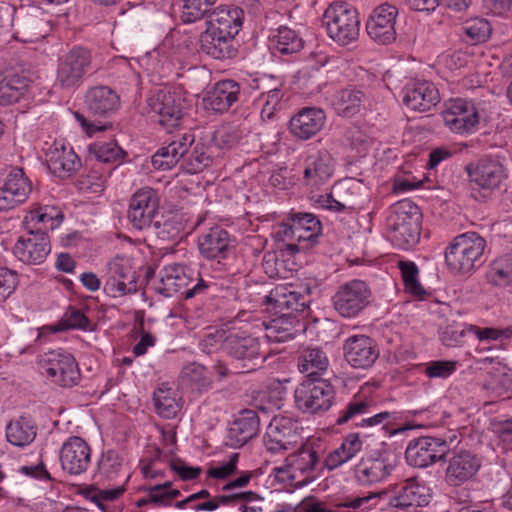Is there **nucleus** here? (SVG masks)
Wrapping results in <instances>:
<instances>
[{
  "instance_id": "c85d7f7f",
  "label": "nucleus",
  "mask_w": 512,
  "mask_h": 512,
  "mask_svg": "<svg viewBox=\"0 0 512 512\" xmlns=\"http://www.w3.org/2000/svg\"><path fill=\"white\" fill-rule=\"evenodd\" d=\"M106 286L120 296L137 291L135 274L123 258H115L109 262Z\"/></svg>"
},
{
  "instance_id": "39448f33",
  "label": "nucleus",
  "mask_w": 512,
  "mask_h": 512,
  "mask_svg": "<svg viewBox=\"0 0 512 512\" xmlns=\"http://www.w3.org/2000/svg\"><path fill=\"white\" fill-rule=\"evenodd\" d=\"M322 23L329 37L340 45H348L359 36L358 12L346 2L331 4L324 12Z\"/></svg>"
},
{
  "instance_id": "09e8293b",
  "label": "nucleus",
  "mask_w": 512,
  "mask_h": 512,
  "mask_svg": "<svg viewBox=\"0 0 512 512\" xmlns=\"http://www.w3.org/2000/svg\"><path fill=\"white\" fill-rule=\"evenodd\" d=\"M172 484L173 482H162L150 487L147 496L137 501V506L142 507L148 503H153L155 506L172 505L173 500L180 495V491Z\"/></svg>"
},
{
  "instance_id": "6e6552de",
  "label": "nucleus",
  "mask_w": 512,
  "mask_h": 512,
  "mask_svg": "<svg viewBox=\"0 0 512 512\" xmlns=\"http://www.w3.org/2000/svg\"><path fill=\"white\" fill-rule=\"evenodd\" d=\"M295 403L302 412L316 414L327 411L333 404L335 390L323 378L304 380L295 390Z\"/></svg>"
},
{
  "instance_id": "c756f323",
  "label": "nucleus",
  "mask_w": 512,
  "mask_h": 512,
  "mask_svg": "<svg viewBox=\"0 0 512 512\" xmlns=\"http://www.w3.org/2000/svg\"><path fill=\"white\" fill-rule=\"evenodd\" d=\"M326 121L324 110L320 108H303L290 120L291 133L301 139L307 140L321 131Z\"/></svg>"
},
{
  "instance_id": "052dcab7",
  "label": "nucleus",
  "mask_w": 512,
  "mask_h": 512,
  "mask_svg": "<svg viewBox=\"0 0 512 512\" xmlns=\"http://www.w3.org/2000/svg\"><path fill=\"white\" fill-rule=\"evenodd\" d=\"M372 401L364 397H354L339 411L335 424L343 425L358 415L371 412Z\"/></svg>"
},
{
  "instance_id": "a878e982",
  "label": "nucleus",
  "mask_w": 512,
  "mask_h": 512,
  "mask_svg": "<svg viewBox=\"0 0 512 512\" xmlns=\"http://www.w3.org/2000/svg\"><path fill=\"white\" fill-rule=\"evenodd\" d=\"M243 18L244 11L240 7L221 5L208 15L207 28L235 38L242 27Z\"/></svg>"
},
{
  "instance_id": "7c9ffc66",
  "label": "nucleus",
  "mask_w": 512,
  "mask_h": 512,
  "mask_svg": "<svg viewBox=\"0 0 512 512\" xmlns=\"http://www.w3.org/2000/svg\"><path fill=\"white\" fill-rule=\"evenodd\" d=\"M240 87L234 80H222L207 92L203 99L205 109L223 113L238 101Z\"/></svg>"
},
{
  "instance_id": "2f4dec72",
  "label": "nucleus",
  "mask_w": 512,
  "mask_h": 512,
  "mask_svg": "<svg viewBox=\"0 0 512 512\" xmlns=\"http://www.w3.org/2000/svg\"><path fill=\"white\" fill-rule=\"evenodd\" d=\"M334 160L327 151H318L305 160L304 180L308 186L318 187L332 176Z\"/></svg>"
},
{
  "instance_id": "3c124183",
  "label": "nucleus",
  "mask_w": 512,
  "mask_h": 512,
  "mask_svg": "<svg viewBox=\"0 0 512 512\" xmlns=\"http://www.w3.org/2000/svg\"><path fill=\"white\" fill-rule=\"evenodd\" d=\"M88 325L89 320L82 311L69 309L56 325L42 327L38 333V338H41L45 331L57 333L69 329H86Z\"/></svg>"
},
{
  "instance_id": "9d476101",
  "label": "nucleus",
  "mask_w": 512,
  "mask_h": 512,
  "mask_svg": "<svg viewBox=\"0 0 512 512\" xmlns=\"http://www.w3.org/2000/svg\"><path fill=\"white\" fill-rule=\"evenodd\" d=\"M302 428L289 417H274L264 435V445L271 453H283L295 449L302 441Z\"/></svg>"
},
{
  "instance_id": "5701e85b",
  "label": "nucleus",
  "mask_w": 512,
  "mask_h": 512,
  "mask_svg": "<svg viewBox=\"0 0 512 512\" xmlns=\"http://www.w3.org/2000/svg\"><path fill=\"white\" fill-rule=\"evenodd\" d=\"M45 155L50 172L62 179L72 176L81 166L73 148L61 141H55Z\"/></svg>"
},
{
  "instance_id": "8fccbe9b",
  "label": "nucleus",
  "mask_w": 512,
  "mask_h": 512,
  "mask_svg": "<svg viewBox=\"0 0 512 512\" xmlns=\"http://www.w3.org/2000/svg\"><path fill=\"white\" fill-rule=\"evenodd\" d=\"M487 279L497 286H506L512 283V254L496 258L487 271Z\"/></svg>"
},
{
  "instance_id": "58836bf2",
  "label": "nucleus",
  "mask_w": 512,
  "mask_h": 512,
  "mask_svg": "<svg viewBox=\"0 0 512 512\" xmlns=\"http://www.w3.org/2000/svg\"><path fill=\"white\" fill-rule=\"evenodd\" d=\"M481 464V459L477 455L461 450L449 460L447 476L457 480H470L477 474Z\"/></svg>"
},
{
  "instance_id": "cd10ccee",
  "label": "nucleus",
  "mask_w": 512,
  "mask_h": 512,
  "mask_svg": "<svg viewBox=\"0 0 512 512\" xmlns=\"http://www.w3.org/2000/svg\"><path fill=\"white\" fill-rule=\"evenodd\" d=\"M260 418L254 410H243L232 422L227 432V444L241 447L255 437L259 431Z\"/></svg>"
},
{
  "instance_id": "6ab92c4d",
  "label": "nucleus",
  "mask_w": 512,
  "mask_h": 512,
  "mask_svg": "<svg viewBox=\"0 0 512 512\" xmlns=\"http://www.w3.org/2000/svg\"><path fill=\"white\" fill-rule=\"evenodd\" d=\"M344 357L353 368H370L379 357L375 341L366 335L350 336L343 346Z\"/></svg>"
},
{
  "instance_id": "338daca9",
  "label": "nucleus",
  "mask_w": 512,
  "mask_h": 512,
  "mask_svg": "<svg viewBox=\"0 0 512 512\" xmlns=\"http://www.w3.org/2000/svg\"><path fill=\"white\" fill-rule=\"evenodd\" d=\"M121 466V459L118 454L113 451H108L104 453L98 461L97 472L94 476L101 478L117 477Z\"/></svg>"
},
{
  "instance_id": "0e129e2a",
  "label": "nucleus",
  "mask_w": 512,
  "mask_h": 512,
  "mask_svg": "<svg viewBox=\"0 0 512 512\" xmlns=\"http://www.w3.org/2000/svg\"><path fill=\"white\" fill-rule=\"evenodd\" d=\"M30 217L32 221L43 224L45 229L53 230L62 222L63 213L54 206H43L32 210Z\"/></svg>"
},
{
  "instance_id": "864d4df0",
  "label": "nucleus",
  "mask_w": 512,
  "mask_h": 512,
  "mask_svg": "<svg viewBox=\"0 0 512 512\" xmlns=\"http://www.w3.org/2000/svg\"><path fill=\"white\" fill-rule=\"evenodd\" d=\"M298 323L296 317L291 313H282L279 317L273 319L269 327L268 338L282 342L292 338L293 330Z\"/></svg>"
},
{
  "instance_id": "6e6d98bb",
  "label": "nucleus",
  "mask_w": 512,
  "mask_h": 512,
  "mask_svg": "<svg viewBox=\"0 0 512 512\" xmlns=\"http://www.w3.org/2000/svg\"><path fill=\"white\" fill-rule=\"evenodd\" d=\"M147 230H150L151 233L163 241H174L181 237L183 223L175 216L168 217L163 221L155 219L152 222V227Z\"/></svg>"
},
{
  "instance_id": "a211bd4d",
  "label": "nucleus",
  "mask_w": 512,
  "mask_h": 512,
  "mask_svg": "<svg viewBox=\"0 0 512 512\" xmlns=\"http://www.w3.org/2000/svg\"><path fill=\"white\" fill-rule=\"evenodd\" d=\"M398 10L390 4H382L378 6L370 15L366 30L369 37L382 45H387L396 39V17Z\"/></svg>"
},
{
  "instance_id": "dca6fc26",
  "label": "nucleus",
  "mask_w": 512,
  "mask_h": 512,
  "mask_svg": "<svg viewBox=\"0 0 512 512\" xmlns=\"http://www.w3.org/2000/svg\"><path fill=\"white\" fill-rule=\"evenodd\" d=\"M158 197L152 188H142L136 191L129 203L128 219L138 230L152 227V222L158 216Z\"/></svg>"
},
{
  "instance_id": "774afa93",
  "label": "nucleus",
  "mask_w": 512,
  "mask_h": 512,
  "mask_svg": "<svg viewBox=\"0 0 512 512\" xmlns=\"http://www.w3.org/2000/svg\"><path fill=\"white\" fill-rule=\"evenodd\" d=\"M278 240L287 242L286 249L292 253L308 249V245H299L296 239V231L294 230V215L292 214L288 222L282 223L276 232Z\"/></svg>"
},
{
  "instance_id": "393cba45",
  "label": "nucleus",
  "mask_w": 512,
  "mask_h": 512,
  "mask_svg": "<svg viewBox=\"0 0 512 512\" xmlns=\"http://www.w3.org/2000/svg\"><path fill=\"white\" fill-rule=\"evenodd\" d=\"M439 101V92L431 82H413L403 89V103L412 110L426 112L436 106Z\"/></svg>"
},
{
  "instance_id": "79ce46f5",
  "label": "nucleus",
  "mask_w": 512,
  "mask_h": 512,
  "mask_svg": "<svg viewBox=\"0 0 512 512\" xmlns=\"http://www.w3.org/2000/svg\"><path fill=\"white\" fill-rule=\"evenodd\" d=\"M362 447L357 433L348 434L340 447L330 452L323 463V468L333 470L354 457Z\"/></svg>"
},
{
  "instance_id": "2eb2a0df",
  "label": "nucleus",
  "mask_w": 512,
  "mask_h": 512,
  "mask_svg": "<svg viewBox=\"0 0 512 512\" xmlns=\"http://www.w3.org/2000/svg\"><path fill=\"white\" fill-rule=\"evenodd\" d=\"M14 38L23 43H32L45 38L50 27L38 8L21 9L13 18Z\"/></svg>"
},
{
  "instance_id": "7ed1b4c3",
  "label": "nucleus",
  "mask_w": 512,
  "mask_h": 512,
  "mask_svg": "<svg viewBox=\"0 0 512 512\" xmlns=\"http://www.w3.org/2000/svg\"><path fill=\"white\" fill-rule=\"evenodd\" d=\"M212 282L203 279L199 273L178 263L166 265L159 276L156 287L158 293L165 297L181 294L185 299L202 297L209 294Z\"/></svg>"
},
{
  "instance_id": "a18cd8bd",
  "label": "nucleus",
  "mask_w": 512,
  "mask_h": 512,
  "mask_svg": "<svg viewBox=\"0 0 512 512\" xmlns=\"http://www.w3.org/2000/svg\"><path fill=\"white\" fill-rule=\"evenodd\" d=\"M37 427L27 417H19L8 424L6 437L8 442L14 446L23 447L30 444L36 437Z\"/></svg>"
},
{
  "instance_id": "ddd939ff",
  "label": "nucleus",
  "mask_w": 512,
  "mask_h": 512,
  "mask_svg": "<svg viewBox=\"0 0 512 512\" xmlns=\"http://www.w3.org/2000/svg\"><path fill=\"white\" fill-rule=\"evenodd\" d=\"M182 102L181 95L170 88L158 90L147 100L150 112L158 116V123L167 130L179 124L183 116Z\"/></svg>"
},
{
  "instance_id": "412c9836",
  "label": "nucleus",
  "mask_w": 512,
  "mask_h": 512,
  "mask_svg": "<svg viewBox=\"0 0 512 512\" xmlns=\"http://www.w3.org/2000/svg\"><path fill=\"white\" fill-rule=\"evenodd\" d=\"M140 468L145 478H164L172 473L181 480H194L199 478L202 472L200 467L190 466L179 459L173 461L151 459L148 463L141 462Z\"/></svg>"
},
{
  "instance_id": "4be33fe9",
  "label": "nucleus",
  "mask_w": 512,
  "mask_h": 512,
  "mask_svg": "<svg viewBox=\"0 0 512 512\" xmlns=\"http://www.w3.org/2000/svg\"><path fill=\"white\" fill-rule=\"evenodd\" d=\"M50 241L45 232H30L28 237H20L13 253L23 263L38 265L45 261L50 253Z\"/></svg>"
},
{
  "instance_id": "603ef678",
  "label": "nucleus",
  "mask_w": 512,
  "mask_h": 512,
  "mask_svg": "<svg viewBox=\"0 0 512 512\" xmlns=\"http://www.w3.org/2000/svg\"><path fill=\"white\" fill-rule=\"evenodd\" d=\"M170 388L159 387L154 392V405L157 414L163 418H174L180 410V405Z\"/></svg>"
},
{
  "instance_id": "f8f14e48",
  "label": "nucleus",
  "mask_w": 512,
  "mask_h": 512,
  "mask_svg": "<svg viewBox=\"0 0 512 512\" xmlns=\"http://www.w3.org/2000/svg\"><path fill=\"white\" fill-rule=\"evenodd\" d=\"M371 290L361 280H351L341 285L332 297L333 307L345 318L357 316L371 301Z\"/></svg>"
},
{
  "instance_id": "e433bc0d",
  "label": "nucleus",
  "mask_w": 512,
  "mask_h": 512,
  "mask_svg": "<svg viewBox=\"0 0 512 512\" xmlns=\"http://www.w3.org/2000/svg\"><path fill=\"white\" fill-rule=\"evenodd\" d=\"M329 359L326 352L320 347H306L298 356V369L306 375V379L321 378L327 370Z\"/></svg>"
},
{
  "instance_id": "b1692460",
  "label": "nucleus",
  "mask_w": 512,
  "mask_h": 512,
  "mask_svg": "<svg viewBox=\"0 0 512 512\" xmlns=\"http://www.w3.org/2000/svg\"><path fill=\"white\" fill-rule=\"evenodd\" d=\"M465 171L470 181L483 190L492 191L498 188L506 178L504 167L491 159H481L476 165L468 164Z\"/></svg>"
},
{
  "instance_id": "4468645a",
  "label": "nucleus",
  "mask_w": 512,
  "mask_h": 512,
  "mask_svg": "<svg viewBox=\"0 0 512 512\" xmlns=\"http://www.w3.org/2000/svg\"><path fill=\"white\" fill-rule=\"evenodd\" d=\"M444 124L454 133L468 134L479 124V114L471 102L464 99H451L442 112Z\"/></svg>"
},
{
  "instance_id": "4c0bfd02",
  "label": "nucleus",
  "mask_w": 512,
  "mask_h": 512,
  "mask_svg": "<svg viewBox=\"0 0 512 512\" xmlns=\"http://www.w3.org/2000/svg\"><path fill=\"white\" fill-rule=\"evenodd\" d=\"M366 96L363 91L347 87L337 91L331 100L335 112L342 117H352L364 107Z\"/></svg>"
},
{
  "instance_id": "49530a36",
  "label": "nucleus",
  "mask_w": 512,
  "mask_h": 512,
  "mask_svg": "<svg viewBox=\"0 0 512 512\" xmlns=\"http://www.w3.org/2000/svg\"><path fill=\"white\" fill-rule=\"evenodd\" d=\"M396 465L394 460L387 458L362 460L356 469L357 476L373 478L374 480H384L393 476Z\"/></svg>"
},
{
  "instance_id": "1a4fd4ad",
  "label": "nucleus",
  "mask_w": 512,
  "mask_h": 512,
  "mask_svg": "<svg viewBox=\"0 0 512 512\" xmlns=\"http://www.w3.org/2000/svg\"><path fill=\"white\" fill-rule=\"evenodd\" d=\"M38 363L47 376L61 387H72L80 380L81 375L75 358L62 349L39 355Z\"/></svg>"
},
{
  "instance_id": "20e7f679",
  "label": "nucleus",
  "mask_w": 512,
  "mask_h": 512,
  "mask_svg": "<svg viewBox=\"0 0 512 512\" xmlns=\"http://www.w3.org/2000/svg\"><path fill=\"white\" fill-rule=\"evenodd\" d=\"M422 214L419 207L405 199L391 207L387 219L393 241L402 249L408 250L420 240Z\"/></svg>"
},
{
  "instance_id": "de8ad7c7",
  "label": "nucleus",
  "mask_w": 512,
  "mask_h": 512,
  "mask_svg": "<svg viewBox=\"0 0 512 512\" xmlns=\"http://www.w3.org/2000/svg\"><path fill=\"white\" fill-rule=\"evenodd\" d=\"M270 46L281 54H293L303 47V40L296 31L289 27L281 26L276 33L269 38Z\"/></svg>"
},
{
  "instance_id": "5fc2aeb1",
  "label": "nucleus",
  "mask_w": 512,
  "mask_h": 512,
  "mask_svg": "<svg viewBox=\"0 0 512 512\" xmlns=\"http://www.w3.org/2000/svg\"><path fill=\"white\" fill-rule=\"evenodd\" d=\"M217 0H183L180 18L184 23H194L209 15Z\"/></svg>"
},
{
  "instance_id": "0eeeda50",
  "label": "nucleus",
  "mask_w": 512,
  "mask_h": 512,
  "mask_svg": "<svg viewBox=\"0 0 512 512\" xmlns=\"http://www.w3.org/2000/svg\"><path fill=\"white\" fill-rule=\"evenodd\" d=\"M93 56L91 50L84 46H73L58 59L56 70V86L64 90L78 88L85 75L92 68Z\"/></svg>"
},
{
  "instance_id": "4d7b16f0",
  "label": "nucleus",
  "mask_w": 512,
  "mask_h": 512,
  "mask_svg": "<svg viewBox=\"0 0 512 512\" xmlns=\"http://www.w3.org/2000/svg\"><path fill=\"white\" fill-rule=\"evenodd\" d=\"M89 153L90 156L95 157L97 164L93 166V169H97L98 165L118 161L123 154V150L115 141L97 142L89 146Z\"/></svg>"
},
{
  "instance_id": "bf43d9fd",
  "label": "nucleus",
  "mask_w": 512,
  "mask_h": 512,
  "mask_svg": "<svg viewBox=\"0 0 512 512\" xmlns=\"http://www.w3.org/2000/svg\"><path fill=\"white\" fill-rule=\"evenodd\" d=\"M243 132L238 126L228 125L215 131L211 143L219 153L220 149H230L242 139Z\"/></svg>"
},
{
  "instance_id": "9b49d317",
  "label": "nucleus",
  "mask_w": 512,
  "mask_h": 512,
  "mask_svg": "<svg viewBox=\"0 0 512 512\" xmlns=\"http://www.w3.org/2000/svg\"><path fill=\"white\" fill-rule=\"evenodd\" d=\"M263 499L262 496L253 491H238L212 496L208 489H201L180 501H176L174 505L180 509L189 508L195 511H214L221 505H228L238 501L249 503L262 501Z\"/></svg>"
},
{
  "instance_id": "f3484780",
  "label": "nucleus",
  "mask_w": 512,
  "mask_h": 512,
  "mask_svg": "<svg viewBox=\"0 0 512 512\" xmlns=\"http://www.w3.org/2000/svg\"><path fill=\"white\" fill-rule=\"evenodd\" d=\"M445 441L433 437H420L410 441L405 451L409 465L424 468L437 460H442L446 454Z\"/></svg>"
},
{
  "instance_id": "bb28decb",
  "label": "nucleus",
  "mask_w": 512,
  "mask_h": 512,
  "mask_svg": "<svg viewBox=\"0 0 512 512\" xmlns=\"http://www.w3.org/2000/svg\"><path fill=\"white\" fill-rule=\"evenodd\" d=\"M200 254L206 259H224L232 248L229 233L221 226H213L198 237Z\"/></svg>"
},
{
  "instance_id": "37998d69",
  "label": "nucleus",
  "mask_w": 512,
  "mask_h": 512,
  "mask_svg": "<svg viewBox=\"0 0 512 512\" xmlns=\"http://www.w3.org/2000/svg\"><path fill=\"white\" fill-rule=\"evenodd\" d=\"M218 156L219 153L211 142L204 143L198 141L194 144L192 150L187 152L184 158L187 163V170L190 173H200L210 166Z\"/></svg>"
},
{
  "instance_id": "c03bdc74",
  "label": "nucleus",
  "mask_w": 512,
  "mask_h": 512,
  "mask_svg": "<svg viewBox=\"0 0 512 512\" xmlns=\"http://www.w3.org/2000/svg\"><path fill=\"white\" fill-rule=\"evenodd\" d=\"M294 230L299 245H312L321 232L320 221L311 213H295Z\"/></svg>"
},
{
  "instance_id": "473e14b6",
  "label": "nucleus",
  "mask_w": 512,
  "mask_h": 512,
  "mask_svg": "<svg viewBox=\"0 0 512 512\" xmlns=\"http://www.w3.org/2000/svg\"><path fill=\"white\" fill-rule=\"evenodd\" d=\"M234 37H229L219 31L206 29L201 33L199 38L200 50L208 56L224 60L233 58L237 54V49L234 47Z\"/></svg>"
},
{
  "instance_id": "c9c22d12",
  "label": "nucleus",
  "mask_w": 512,
  "mask_h": 512,
  "mask_svg": "<svg viewBox=\"0 0 512 512\" xmlns=\"http://www.w3.org/2000/svg\"><path fill=\"white\" fill-rule=\"evenodd\" d=\"M394 496L392 504L401 509L411 507H423L430 503L432 493L431 489L423 482H406Z\"/></svg>"
},
{
  "instance_id": "e2e57ef3",
  "label": "nucleus",
  "mask_w": 512,
  "mask_h": 512,
  "mask_svg": "<svg viewBox=\"0 0 512 512\" xmlns=\"http://www.w3.org/2000/svg\"><path fill=\"white\" fill-rule=\"evenodd\" d=\"M3 187L23 202L31 192V184L28 178L24 176L22 169H15L11 171L8 174Z\"/></svg>"
},
{
  "instance_id": "423d86ee",
  "label": "nucleus",
  "mask_w": 512,
  "mask_h": 512,
  "mask_svg": "<svg viewBox=\"0 0 512 512\" xmlns=\"http://www.w3.org/2000/svg\"><path fill=\"white\" fill-rule=\"evenodd\" d=\"M286 461L288 463L284 466H271L265 463L252 471H243L234 480H251L263 476L268 478L273 476L274 480H294L298 477L297 471L301 473L314 471L319 464L317 453L312 449L305 448L299 449L297 455H290Z\"/></svg>"
},
{
  "instance_id": "72a5a7b5",
  "label": "nucleus",
  "mask_w": 512,
  "mask_h": 512,
  "mask_svg": "<svg viewBox=\"0 0 512 512\" xmlns=\"http://www.w3.org/2000/svg\"><path fill=\"white\" fill-rule=\"evenodd\" d=\"M194 143V138L190 134H184L170 142L167 146L160 148L152 156V165L156 169L167 170L173 167L184 158L188 148Z\"/></svg>"
},
{
  "instance_id": "f03ea898",
  "label": "nucleus",
  "mask_w": 512,
  "mask_h": 512,
  "mask_svg": "<svg viewBox=\"0 0 512 512\" xmlns=\"http://www.w3.org/2000/svg\"><path fill=\"white\" fill-rule=\"evenodd\" d=\"M485 238L476 232L456 236L445 251V263L454 275L471 274L484 262Z\"/></svg>"
},
{
  "instance_id": "13d9d810",
  "label": "nucleus",
  "mask_w": 512,
  "mask_h": 512,
  "mask_svg": "<svg viewBox=\"0 0 512 512\" xmlns=\"http://www.w3.org/2000/svg\"><path fill=\"white\" fill-rule=\"evenodd\" d=\"M461 30L473 44H477L490 37L492 27L486 19L475 17L465 21Z\"/></svg>"
},
{
  "instance_id": "ea45409f",
  "label": "nucleus",
  "mask_w": 512,
  "mask_h": 512,
  "mask_svg": "<svg viewBox=\"0 0 512 512\" xmlns=\"http://www.w3.org/2000/svg\"><path fill=\"white\" fill-rule=\"evenodd\" d=\"M29 80L12 72L0 74V104H13L26 93Z\"/></svg>"
},
{
  "instance_id": "680f3d73",
  "label": "nucleus",
  "mask_w": 512,
  "mask_h": 512,
  "mask_svg": "<svg viewBox=\"0 0 512 512\" xmlns=\"http://www.w3.org/2000/svg\"><path fill=\"white\" fill-rule=\"evenodd\" d=\"M398 267L401 271L406 291L417 297L423 296L425 290L418 281L419 270L417 265L412 261H399Z\"/></svg>"
},
{
  "instance_id": "69168bd1",
  "label": "nucleus",
  "mask_w": 512,
  "mask_h": 512,
  "mask_svg": "<svg viewBox=\"0 0 512 512\" xmlns=\"http://www.w3.org/2000/svg\"><path fill=\"white\" fill-rule=\"evenodd\" d=\"M239 454L233 453L228 460L211 465L206 472L207 477L218 480L233 477L237 474Z\"/></svg>"
},
{
  "instance_id": "f704fd0d",
  "label": "nucleus",
  "mask_w": 512,
  "mask_h": 512,
  "mask_svg": "<svg viewBox=\"0 0 512 512\" xmlns=\"http://www.w3.org/2000/svg\"><path fill=\"white\" fill-rule=\"evenodd\" d=\"M88 111L97 117H106L119 107V96L107 86L89 89L85 96Z\"/></svg>"
},
{
  "instance_id": "aec40b11",
  "label": "nucleus",
  "mask_w": 512,
  "mask_h": 512,
  "mask_svg": "<svg viewBox=\"0 0 512 512\" xmlns=\"http://www.w3.org/2000/svg\"><path fill=\"white\" fill-rule=\"evenodd\" d=\"M60 461L64 471L70 475H80L88 469L91 462L89 445L80 437H70L62 445Z\"/></svg>"
},
{
  "instance_id": "f257e3e1",
  "label": "nucleus",
  "mask_w": 512,
  "mask_h": 512,
  "mask_svg": "<svg viewBox=\"0 0 512 512\" xmlns=\"http://www.w3.org/2000/svg\"><path fill=\"white\" fill-rule=\"evenodd\" d=\"M223 342L226 353L236 362L238 373H247L257 369L266 359L258 338L245 333L217 331L215 335L207 334L202 341L204 347L212 342Z\"/></svg>"
},
{
  "instance_id": "a19ab883",
  "label": "nucleus",
  "mask_w": 512,
  "mask_h": 512,
  "mask_svg": "<svg viewBox=\"0 0 512 512\" xmlns=\"http://www.w3.org/2000/svg\"><path fill=\"white\" fill-rule=\"evenodd\" d=\"M386 495L385 491L361 492L352 495H342L331 499L330 504L335 508H347L354 512L366 511L376 506L378 500Z\"/></svg>"
}]
</instances>
